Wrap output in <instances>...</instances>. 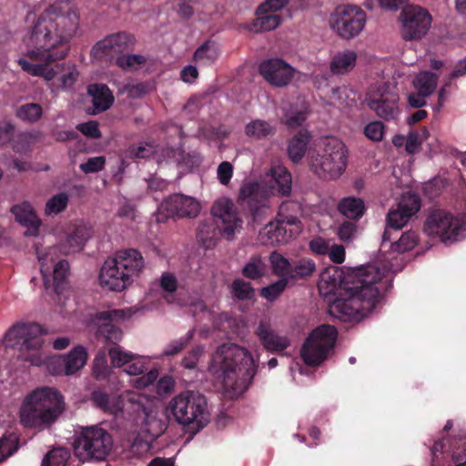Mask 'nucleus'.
I'll list each match as a JSON object with an SVG mask.
<instances>
[{"instance_id":"obj_34","label":"nucleus","mask_w":466,"mask_h":466,"mask_svg":"<svg viewBox=\"0 0 466 466\" xmlns=\"http://www.w3.org/2000/svg\"><path fill=\"white\" fill-rule=\"evenodd\" d=\"M308 131H299L289 143L288 153L290 159L297 163L302 159L309 141Z\"/></svg>"},{"instance_id":"obj_27","label":"nucleus","mask_w":466,"mask_h":466,"mask_svg":"<svg viewBox=\"0 0 466 466\" xmlns=\"http://www.w3.org/2000/svg\"><path fill=\"white\" fill-rule=\"evenodd\" d=\"M87 360L86 350L78 345L72 349L66 355L57 357L52 361L64 365V373L73 375L81 370Z\"/></svg>"},{"instance_id":"obj_18","label":"nucleus","mask_w":466,"mask_h":466,"mask_svg":"<svg viewBox=\"0 0 466 466\" xmlns=\"http://www.w3.org/2000/svg\"><path fill=\"white\" fill-rule=\"evenodd\" d=\"M133 43V37L127 33L112 34L97 42L90 54L96 60L111 62Z\"/></svg>"},{"instance_id":"obj_59","label":"nucleus","mask_w":466,"mask_h":466,"mask_svg":"<svg viewBox=\"0 0 466 466\" xmlns=\"http://www.w3.org/2000/svg\"><path fill=\"white\" fill-rule=\"evenodd\" d=\"M356 234L357 225L352 221H345L341 223L337 229L339 238L344 242L353 240Z\"/></svg>"},{"instance_id":"obj_33","label":"nucleus","mask_w":466,"mask_h":466,"mask_svg":"<svg viewBox=\"0 0 466 466\" xmlns=\"http://www.w3.org/2000/svg\"><path fill=\"white\" fill-rule=\"evenodd\" d=\"M338 208L345 217L350 219H359L365 212V204L361 198L348 197L341 199Z\"/></svg>"},{"instance_id":"obj_37","label":"nucleus","mask_w":466,"mask_h":466,"mask_svg":"<svg viewBox=\"0 0 466 466\" xmlns=\"http://www.w3.org/2000/svg\"><path fill=\"white\" fill-rule=\"evenodd\" d=\"M258 15L259 16L251 24L246 25L249 31L254 33L270 31L277 28L280 24V16L277 14H263Z\"/></svg>"},{"instance_id":"obj_38","label":"nucleus","mask_w":466,"mask_h":466,"mask_svg":"<svg viewBox=\"0 0 466 466\" xmlns=\"http://www.w3.org/2000/svg\"><path fill=\"white\" fill-rule=\"evenodd\" d=\"M437 83L438 76L434 73L423 71L415 76L413 86L416 91L430 96L435 90Z\"/></svg>"},{"instance_id":"obj_32","label":"nucleus","mask_w":466,"mask_h":466,"mask_svg":"<svg viewBox=\"0 0 466 466\" xmlns=\"http://www.w3.org/2000/svg\"><path fill=\"white\" fill-rule=\"evenodd\" d=\"M41 466H79V462L71 457L66 448H55L42 461Z\"/></svg>"},{"instance_id":"obj_9","label":"nucleus","mask_w":466,"mask_h":466,"mask_svg":"<svg viewBox=\"0 0 466 466\" xmlns=\"http://www.w3.org/2000/svg\"><path fill=\"white\" fill-rule=\"evenodd\" d=\"M6 347L18 349V358L35 366L45 362L46 356L42 351L44 340L41 329L36 324L15 325L5 334Z\"/></svg>"},{"instance_id":"obj_19","label":"nucleus","mask_w":466,"mask_h":466,"mask_svg":"<svg viewBox=\"0 0 466 466\" xmlns=\"http://www.w3.org/2000/svg\"><path fill=\"white\" fill-rule=\"evenodd\" d=\"M258 69L263 78L276 87L289 86L297 73L293 66L280 58L264 60L260 63Z\"/></svg>"},{"instance_id":"obj_40","label":"nucleus","mask_w":466,"mask_h":466,"mask_svg":"<svg viewBox=\"0 0 466 466\" xmlns=\"http://www.w3.org/2000/svg\"><path fill=\"white\" fill-rule=\"evenodd\" d=\"M329 100L339 106H351L355 103V93L346 86L335 87L330 91Z\"/></svg>"},{"instance_id":"obj_39","label":"nucleus","mask_w":466,"mask_h":466,"mask_svg":"<svg viewBox=\"0 0 466 466\" xmlns=\"http://www.w3.org/2000/svg\"><path fill=\"white\" fill-rule=\"evenodd\" d=\"M91 400L96 406L104 411L112 414H116L122 410V406L118 399L109 398L106 393L102 391H94L92 393Z\"/></svg>"},{"instance_id":"obj_5","label":"nucleus","mask_w":466,"mask_h":466,"mask_svg":"<svg viewBox=\"0 0 466 466\" xmlns=\"http://www.w3.org/2000/svg\"><path fill=\"white\" fill-rule=\"evenodd\" d=\"M291 175L283 166H275L260 182L244 184L239 191V198L251 209L267 207L268 198L278 192L281 196H289L291 192Z\"/></svg>"},{"instance_id":"obj_55","label":"nucleus","mask_w":466,"mask_h":466,"mask_svg":"<svg viewBox=\"0 0 466 466\" xmlns=\"http://www.w3.org/2000/svg\"><path fill=\"white\" fill-rule=\"evenodd\" d=\"M232 293L238 299H250L254 296V289L249 282L236 279L232 284Z\"/></svg>"},{"instance_id":"obj_51","label":"nucleus","mask_w":466,"mask_h":466,"mask_svg":"<svg viewBox=\"0 0 466 466\" xmlns=\"http://www.w3.org/2000/svg\"><path fill=\"white\" fill-rule=\"evenodd\" d=\"M18 437L11 433L0 440V462L11 456L18 449Z\"/></svg>"},{"instance_id":"obj_48","label":"nucleus","mask_w":466,"mask_h":466,"mask_svg":"<svg viewBox=\"0 0 466 466\" xmlns=\"http://www.w3.org/2000/svg\"><path fill=\"white\" fill-rule=\"evenodd\" d=\"M108 355L113 367L120 368L129 363L134 358L135 354L125 350L120 346H113L108 349Z\"/></svg>"},{"instance_id":"obj_42","label":"nucleus","mask_w":466,"mask_h":466,"mask_svg":"<svg viewBox=\"0 0 466 466\" xmlns=\"http://www.w3.org/2000/svg\"><path fill=\"white\" fill-rule=\"evenodd\" d=\"M147 57L142 55L126 54L116 57V65L124 70H137L147 62Z\"/></svg>"},{"instance_id":"obj_16","label":"nucleus","mask_w":466,"mask_h":466,"mask_svg":"<svg viewBox=\"0 0 466 466\" xmlns=\"http://www.w3.org/2000/svg\"><path fill=\"white\" fill-rule=\"evenodd\" d=\"M401 35L405 40H417L424 36L431 25L430 13L418 5H408L400 14Z\"/></svg>"},{"instance_id":"obj_44","label":"nucleus","mask_w":466,"mask_h":466,"mask_svg":"<svg viewBox=\"0 0 466 466\" xmlns=\"http://www.w3.org/2000/svg\"><path fill=\"white\" fill-rule=\"evenodd\" d=\"M429 137V131L423 127L420 131H411L406 138L405 151L413 155L420 150L421 144Z\"/></svg>"},{"instance_id":"obj_53","label":"nucleus","mask_w":466,"mask_h":466,"mask_svg":"<svg viewBox=\"0 0 466 466\" xmlns=\"http://www.w3.org/2000/svg\"><path fill=\"white\" fill-rule=\"evenodd\" d=\"M68 197L65 193L53 196L46 204L45 213L47 216L62 212L67 206Z\"/></svg>"},{"instance_id":"obj_24","label":"nucleus","mask_w":466,"mask_h":466,"mask_svg":"<svg viewBox=\"0 0 466 466\" xmlns=\"http://www.w3.org/2000/svg\"><path fill=\"white\" fill-rule=\"evenodd\" d=\"M124 271L118 268V265L113 258L106 259L100 270V285L109 290L122 291L130 282L124 276Z\"/></svg>"},{"instance_id":"obj_62","label":"nucleus","mask_w":466,"mask_h":466,"mask_svg":"<svg viewBox=\"0 0 466 466\" xmlns=\"http://www.w3.org/2000/svg\"><path fill=\"white\" fill-rule=\"evenodd\" d=\"M233 166L228 161L221 162L217 168V177L220 184L228 186L233 176Z\"/></svg>"},{"instance_id":"obj_30","label":"nucleus","mask_w":466,"mask_h":466,"mask_svg":"<svg viewBox=\"0 0 466 466\" xmlns=\"http://www.w3.org/2000/svg\"><path fill=\"white\" fill-rule=\"evenodd\" d=\"M276 132L274 125L263 119H253L245 127V134L247 137L260 140L272 137Z\"/></svg>"},{"instance_id":"obj_41","label":"nucleus","mask_w":466,"mask_h":466,"mask_svg":"<svg viewBox=\"0 0 466 466\" xmlns=\"http://www.w3.org/2000/svg\"><path fill=\"white\" fill-rule=\"evenodd\" d=\"M316 269L315 263L309 258H300L292 264L289 280L310 276Z\"/></svg>"},{"instance_id":"obj_36","label":"nucleus","mask_w":466,"mask_h":466,"mask_svg":"<svg viewBox=\"0 0 466 466\" xmlns=\"http://www.w3.org/2000/svg\"><path fill=\"white\" fill-rule=\"evenodd\" d=\"M268 259L272 272L276 276L280 277L281 279H287V281H289L292 268V264L289 260L277 251H273L269 255Z\"/></svg>"},{"instance_id":"obj_28","label":"nucleus","mask_w":466,"mask_h":466,"mask_svg":"<svg viewBox=\"0 0 466 466\" xmlns=\"http://www.w3.org/2000/svg\"><path fill=\"white\" fill-rule=\"evenodd\" d=\"M88 95L92 97L94 106L93 114H98L108 109L113 102L114 96L107 86L104 84H93L87 88Z\"/></svg>"},{"instance_id":"obj_60","label":"nucleus","mask_w":466,"mask_h":466,"mask_svg":"<svg viewBox=\"0 0 466 466\" xmlns=\"http://www.w3.org/2000/svg\"><path fill=\"white\" fill-rule=\"evenodd\" d=\"M99 332L106 341L116 344L122 339V331L111 323H105L100 327Z\"/></svg>"},{"instance_id":"obj_29","label":"nucleus","mask_w":466,"mask_h":466,"mask_svg":"<svg viewBox=\"0 0 466 466\" xmlns=\"http://www.w3.org/2000/svg\"><path fill=\"white\" fill-rule=\"evenodd\" d=\"M358 55L352 49H345L336 53L330 59L329 69L333 75H344L350 72L356 66Z\"/></svg>"},{"instance_id":"obj_35","label":"nucleus","mask_w":466,"mask_h":466,"mask_svg":"<svg viewBox=\"0 0 466 466\" xmlns=\"http://www.w3.org/2000/svg\"><path fill=\"white\" fill-rule=\"evenodd\" d=\"M219 55V49L216 43L207 41L194 53V60L202 66L214 63Z\"/></svg>"},{"instance_id":"obj_10","label":"nucleus","mask_w":466,"mask_h":466,"mask_svg":"<svg viewBox=\"0 0 466 466\" xmlns=\"http://www.w3.org/2000/svg\"><path fill=\"white\" fill-rule=\"evenodd\" d=\"M113 447L111 435L103 428L79 426L75 430L73 448L76 457L82 461H103Z\"/></svg>"},{"instance_id":"obj_63","label":"nucleus","mask_w":466,"mask_h":466,"mask_svg":"<svg viewBox=\"0 0 466 466\" xmlns=\"http://www.w3.org/2000/svg\"><path fill=\"white\" fill-rule=\"evenodd\" d=\"M289 3V0H266L257 9L258 15L268 14L269 12L275 13L284 8Z\"/></svg>"},{"instance_id":"obj_46","label":"nucleus","mask_w":466,"mask_h":466,"mask_svg":"<svg viewBox=\"0 0 466 466\" xmlns=\"http://www.w3.org/2000/svg\"><path fill=\"white\" fill-rule=\"evenodd\" d=\"M137 312V308H127L120 309H111L98 312L96 315V319L98 321L104 320H124L131 318Z\"/></svg>"},{"instance_id":"obj_12","label":"nucleus","mask_w":466,"mask_h":466,"mask_svg":"<svg viewBox=\"0 0 466 466\" xmlns=\"http://www.w3.org/2000/svg\"><path fill=\"white\" fill-rule=\"evenodd\" d=\"M424 231L429 236L440 238L441 242L446 244L466 238V227L463 222L442 209L433 210L428 215Z\"/></svg>"},{"instance_id":"obj_22","label":"nucleus","mask_w":466,"mask_h":466,"mask_svg":"<svg viewBox=\"0 0 466 466\" xmlns=\"http://www.w3.org/2000/svg\"><path fill=\"white\" fill-rule=\"evenodd\" d=\"M346 287H351V281H345L343 271L337 266L326 268L319 276L318 288L320 295L337 296L343 292Z\"/></svg>"},{"instance_id":"obj_56","label":"nucleus","mask_w":466,"mask_h":466,"mask_svg":"<svg viewBox=\"0 0 466 466\" xmlns=\"http://www.w3.org/2000/svg\"><path fill=\"white\" fill-rule=\"evenodd\" d=\"M287 279H279L275 283L262 289L261 295L268 301L275 300L286 289Z\"/></svg>"},{"instance_id":"obj_7","label":"nucleus","mask_w":466,"mask_h":466,"mask_svg":"<svg viewBox=\"0 0 466 466\" xmlns=\"http://www.w3.org/2000/svg\"><path fill=\"white\" fill-rule=\"evenodd\" d=\"M299 209L297 202H283L277 218L259 231V243L264 246L285 245L298 236L301 232V224L297 216Z\"/></svg>"},{"instance_id":"obj_3","label":"nucleus","mask_w":466,"mask_h":466,"mask_svg":"<svg viewBox=\"0 0 466 466\" xmlns=\"http://www.w3.org/2000/svg\"><path fill=\"white\" fill-rule=\"evenodd\" d=\"M208 373L231 396L241 394L256 373L251 353L234 343H224L211 354Z\"/></svg>"},{"instance_id":"obj_21","label":"nucleus","mask_w":466,"mask_h":466,"mask_svg":"<svg viewBox=\"0 0 466 466\" xmlns=\"http://www.w3.org/2000/svg\"><path fill=\"white\" fill-rule=\"evenodd\" d=\"M160 208L180 218H196L200 212L199 202L189 196L175 194L166 198Z\"/></svg>"},{"instance_id":"obj_58","label":"nucleus","mask_w":466,"mask_h":466,"mask_svg":"<svg viewBox=\"0 0 466 466\" xmlns=\"http://www.w3.org/2000/svg\"><path fill=\"white\" fill-rule=\"evenodd\" d=\"M205 349L203 346L193 348L182 360V366L188 370L196 369L199 359L203 356Z\"/></svg>"},{"instance_id":"obj_8","label":"nucleus","mask_w":466,"mask_h":466,"mask_svg":"<svg viewBox=\"0 0 466 466\" xmlns=\"http://www.w3.org/2000/svg\"><path fill=\"white\" fill-rule=\"evenodd\" d=\"M167 410L180 425L202 429L209 421L208 402L199 392L187 390L172 398Z\"/></svg>"},{"instance_id":"obj_15","label":"nucleus","mask_w":466,"mask_h":466,"mask_svg":"<svg viewBox=\"0 0 466 466\" xmlns=\"http://www.w3.org/2000/svg\"><path fill=\"white\" fill-rule=\"evenodd\" d=\"M398 102L399 95L386 85L372 86L366 97L368 106L385 120L394 119L400 114Z\"/></svg>"},{"instance_id":"obj_47","label":"nucleus","mask_w":466,"mask_h":466,"mask_svg":"<svg viewBox=\"0 0 466 466\" xmlns=\"http://www.w3.org/2000/svg\"><path fill=\"white\" fill-rule=\"evenodd\" d=\"M110 374L106 350H100L93 360V375L96 380H106Z\"/></svg>"},{"instance_id":"obj_61","label":"nucleus","mask_w":466,"mask_h":466,"mask_svg":"<svg viewBox=\"0 0 466 466\" xmlns=\"http://www.w3.org/2000/svg\"><path fill=\"white\" fill-rule=\"evenodd\" d=\"M105 164V157H89L85 163H82L79 167L84 173L88 174L102 170Z\"/></svg>"},{"instance_id":"obj_6","label":"nucleus","mask_w":466,"mask_h":466,"mask_svg":"<svg viewBox=\"0 0 466 466\" xmlns=\"http://www.w3.org/2000/svg\"><path fill=\"white\" fill-rule=\"evenodd\" d=\"M348 151L343 142L336 137L322 138L316 152L309 153V167L319 177L336 179L345 171Z\"/></svg>"},{"instance_id":"obj_54","label":"nucleus","mask_w":466,"mask_h":466,"mask_svg":"<svg viewBox=\"0 0 466 466\" xmlns=\"http://www.w3.org/2000/svg\"><path fill=\"white\" fill-rule=\"evenodd\" d=\"M307 118V112L304 108L286 110L282 118L283 123L289 128L299 127Z\"/></svg>"},{"instance_id":"obj_14","label":"nucleus","mask_w":466,"mask_h":466,"mask_svg":"<svg viewBox=\"0 0 466 466\" xmlns=\"http://www.w3.org/2000/svg\"><path fill=\"white\" fill-rule=\"evenodd\" d=\"M211 214L218 231L227 238L231 239L240 232L243 221L233 201L228 198L216 200L211 208Z\"/></svg>"},{"instance_id":"obj_64","label":"nucleus","mask_w":466,"mask_h":466,"mask_svg":"<svg viewBox=\"0 0 466 466\" xmlns=\"http://www.w3.org/2000/svg\"><path fill=\"white\" fill-rule=\"evenodd\" d=\"M148 91V86L147 84L139 82V83H130L126 85L123 87L122 92L126 93L127 96L131 98H138L146 95Z\"/></svg>"},{"instance_id":"obj_45","label":"nucleus","mask_w":466,"mask_h":466,"mask_svg":"<svg viewBox=\"0 0 466 466\" xmlns=\"http://www.w3.org/2000/svg\"><path fill=\"white\" fill-rule=\"evenodd\" d=\"M217 230H218L217 225L215 226L213 222L204 221L198 228L197 237L206 248H210L217 238Z\"/></svg>"},{"instance_id":"obj_2","label":"nucleus","mask_w":466,"mask_h":466,"mask_svg":"<svg viewBox=\"0 0 466 466\" xmlns=\"http://www.w3.org/2000/svg\"><path fill=\"white\" fill-rule=\"evenodd\" d=\"M391 268L378 262L353 270L351 287H346L329 304V313L342 321L360 320L376 306L379 289L376 284L386 278Z\"/></svg>"},{"instance_id":"obj_43","label":"nucleus","mask_w":466,"mask_h":466,"mask_svg":"<svg viewBox=\"0 0 466 466\" xmlns=\"http://www.w3.org/2000/svg\"><path fill=\"white\" fill-rule=\"evenodd\" d=\"M42 115V107L36 103H27L22 105L16 111L17 117L22 121L28 123H35L38 121Z\"/></svg>"},{"instance_id":"obj_52","label":"nucleus","mask_w":466,"mask_h":466,"mask_svg":"<svg viewBox=\"0 0 466 466\" xmlns=\"http://www.w3.org/2000/svg\"><path fill=\"white\" fill-rule=\"evenodd\" d=\"M195 312L202 313L204 317L209 320L215 328H219L220 323L227 319V316L223 313H219L215 309H208L203 302H198L195 304Z\"/></svg>"},{"instance_id":"obj_4","label":"nucleus","mask_w":466,"mask_h":466,"mask_svg":"<svg viewBox=\"0 0 466 466\" xmlns=\"http://www.w3.org/2000/svg\"><path fill=\"white\" fill-rule=\"evenodd\" d=\"M64 410L65 401L62 394L55 388L41 387L23 398L18 419L24 428L42 431L50 427Z\"/></svg>"},{"instance_id":"obj_23","label":"nucleus","mask_w":466,"mask_h":466,"mask_svg":"<svg viewBox=\"0 0 466 466\" xmlns=\"http://www.w3.org/2000/svg\"><path fill=\"white\" fill-rule=\"evenodd\" d=\"M113 258L118 265V268L125 272L124 276L130 284L134 281L135 278L139 276L145 267L144 258L137 249L119 250Z\"/></svg>"},{"instance_id":"obj_50","label":"nucleus","mask_w":466,"mask_h":466,"mask_svg":"<svg viewBox=\"0 0 466 466\" xmlns=\"http://www.w3.org/2000/svg\"><path fill=\"white\" fill-rule=\"evenodd\" d=\"M243 274L249 279H258L264 275L266 265L258 255L251 257L247 265L243 268Z\"/></svg>"},{"instance_id":"obj_49","label":"nucleus","mask_w":466,"mask_h":466,"mask_svg":"<svg viewBox=\"0 0 466 466\" xmlns=\"http://www.w3.org/2000/svg\"><path fill=\"white\" fill-rule=\"evenodd\" d=\"M418 233L416 231L409 230L404 232L398 241L392 244V248L398 252H405L414 248L418 244Z\"/></svg>"},{"instance_id":"obj_31","label":"nucleus","mask_w":466,"mask_h":466,"mask_svg":"<svg viewBox=\"0 0 466 466\" xmlns=\"http://www.w3.org/2000/svg\"><path fill=\"white\" fill-rule=\"evenodd\" d=\"M89 237V230L86 227H77L68 235L66 242L62 245L63 252L65 254H69L80 251L84 248Z\"/></svg>"},{"instance_id":"obj_17","label":"nucleus","mask_w":466,"mask_h":466,"mask_svg":"<svg viewBox=\"0 0 466 466\" xmlns=\"http://www.w3.org/2000/svg\"><path fill=\"white\" fill-rule=\"evenodd\" d=\"M36 253L41 263V273L45 285L50 287L52 284L55 289L58 290L66 277L68 263L63 259L57 260L56 258V248H49L45 252L36 248Z\"/></svg>"},{"instance_id":"obj_57","label":"nucleus","mask_w":466,"mask_h":466,"mask_svg":"<svg viewBox=\"0 0 466 466\" xmlns=\"http://www.w3.org/2000/svg\"><path fill=\"white\" fill-rule=\"evenodd\" d=\"M384 125L380 121H372L364 128L365 136L374 141L380 142L384 137Z\"/></svg>"},{"instance_id":"obj_20","label":"nucleus","mask_w":466,"mask_h":466,"mask_svg":"<svg viewBox=\"0 0 466 466\" xmlns=\"http://www.w3.org/2000/svg\"><path fill=\"white\" fill-rule=\"evenodd\" d=\"M420 208V200L416 194L410 192L403 194L397 208L388 212L387 226L393 229L402 228Z\"/></svg>"},{"instance_id":"obj_26","label":"nucleus","mask_w":466,"mask_h":466,"mask_svg":"<svg viewBox=\"0 0 466 466\" xmlns=\"http://www.w3.org/2000/svg\"><path fill=\"white\" fill-rule=\"evenodd\" d=\"M11 212L15 220L27 228L25 232V236L36 237L39 235L41 220L28 202L15 205L11 208Z\"/></svg>"},{"instance_id":"obj_25","label":"nucleus","mask_w":466,"mask_h":466,"mask_svg":"<svg viewBox=\"0 0 466 466\" xmlns=\"http://www.w3.org/2000/svg\"><path fill=\"white\" fill-rule=\"evenodd\" d=\"M263 347L269 351L280 352L290 345V340L287 336H281L277 333L267 320H260L255 330Z\"/></svg>"},{"instance_id":"obj_13","label":"nucleus","mask_w":466,"mask_h":466,"mask_svg":"<svg viewBox=\"0 0 466 466\" xmlns=\"http://www.w3.org/2000/svg\"><path fill=\"white\" fill-rule=\"evenodd\" d=\"M367 22L366 13L358 5L339 6L329 17V26L340 38L350 40L358 36Z\"/></svg>"},{"instance_id":"obj_11","label":"nucleus","mask_w":466,"mask_h":466,"mask_svg":"<svg viewBox=\"0 0 466 466\" xmlns=\"http://www.w3.org/2000/svg\"><path fill=\"white\" fill-rule=\"evenodd\" d=\"M337 329L328 324L316 328L301 349V357L309 366H319L328 357L337 340Z\"/></svg>"},{"instance_id":"obj_1","label":"nucleus","mask_w":466,"mask_h":466,"mask_svg":"<svg viewBox=\"0 0 466 466\" xmlns=\"http://www.w3.org/2000/svg\"><path fill=\"white\" fill-rule=\"evenodd\" d=\"M78 23V15L68 3L56 2L49 5L23 37L21 55L17 58L21 69L47 82L61 72L56 88L71 87L78 76L75 66L63 64L52 67L50 65L66 57V49L56 47L75 35Z\"/></svg>"}]
</instances>
